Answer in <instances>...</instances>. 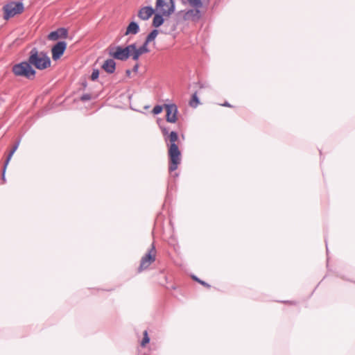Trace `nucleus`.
Returning <instances> with one entry per match:
<instances>
[{"mask_svg":"<svg viewBox=\"0 0 355 355\" xmlns=\"http://www.w3.org/2000/svg\"><path fill=\"white\" fill-rule=\"evenodd\" d=\"M91 98H92V96L89 94H85L82 95V96L80 97V100L82 101H87L91 100Z\"/></svg>","mask_w":355,"mask_h":355,"instance_id":"22","label":"nucleus"},{"mask_svg":"<svg viewBox=\"0 0 355 355\" xmlns=\"http://www.w3.org/2000/svg\"><path fill=\"white\" fill-rule=\"evenodd\" d=\"M164 23V18L162 15L159 13L154 16L153 20V26L155 28L160 26Z\"/></svg>","mask_w":355,"mask_h":355,"instance_id":"16","label":"nucleus"},{"mask_svg":"<svg viewBox=\"0 0 355 355\" xmlns=\"http://www.w3.org/2000/svg\"><path fill=\"white\" fill-rule=\"evenodd\" d=\"M138 69H139V64H137H137L133 67L132 70H133V71H135V72H137Z\"/></svg>","mask_w":355,"mask_h":355,"instance_id":"27","label":"nucleus"},{"mask_svg":"<svg viewBox=\"0 0 355 355\" xmlns=\"http://www.w3.org/2000/svg\"><path fill=\"white\" fill-rule=\"evenodd\" d=\"M164 139L168 146V169L170 171H174L178 168L181 161V153L176 144L178 140V135L176 132L172 131Z\"/></svg>","mask_w":355,"mask_h":355,"instance_id":"1","label":"nucleus"},{"mask_svg":"<svg viewBox=\"0 0 355 355\" xmlns=\"http://www.w3.org/2000/svg\"><path fill=\"white\" fill-rule=\"evenodd\" d=\"M134 48V44H130L125 47L121 46H110L108 48V53L112 58L125 61L131 56V49Z\"/></svg>","mask_w":355,"mask_h":355,"instance_id":"4","label":"nucleus"},{"mask_svg":"<svg viewBox=\"0 0 355 355\" xmlns=\"http://www.w3.org/2000/svg\"><path fill=\"white\" fill-rule=\"evenodd\" d=\"M68 36V31L65 28H59L57 30L51 32L48 35V39L51 41H55L59 38H67Z\"/></svg>","mask_w":355,"mask_h":355,"instance_id":"12","label":"nucleus"},{"mask_svg":"<svg viewBox=\"0 0 355 355\" xmlns=\"http://www.w3.org/2000/svg\"><path fill=\"white\" fill-rule=\"evenodd\" d=\"M161 130H162V134L164 136V138L168 137V135L170 134V133H168V130L166 128L161 127Z\"/></svg>","mask_w":355,"mask_h":355,"instance_id":"25","label":"nucleus"},{"mask_svg":"<svg viewBox=\"0 0 355 355\" xmlns=\"http://www.w3.org/2000/svg\"><path fill=\"white\" fill-rule=\"evenodd\" d=\"M155 12L151 6H144L138 12V17L141 20H148Z\"/></svg>","mask_w":355,"mask_h":355,"instance_id":"13","label":"nucleus"},{"mask_svg":"<svg viewBox=\"0 0 355 355\" xmlns=\"http://www.w3.org/2000/svg\"><path fill=\"white\" fill-rule=\"evenodd\" d=\"M156 249L154 244H152L150 249L148 252L141 258L139 271L141 272L147 269L151 263L156 259Z\"/></svg>","mask_w":355,"mask_h":355,"instance_id":"8","label":"nucleus"},{"mask_svg":"<svg viewBox=\"0 0 355 355\" xmlns=\"http://www.w3.org/2000/svg\"><path fill=\"white\" fill-rule=\"evenodd\" d=\"M193 279L194 280L197 281L198 282H199L200 284H201L202 285L205 286H207V287H209L210 286L208 284H207L206 282L200 280V279H198L196 276H193Z\"/></svg>","mask_w":355,"mask_h":355,"instance_id":"24","label":"nucleus"},{"mask_svg":"<svg viewBox=\"0 0 355 355\" xmlns=\"http://www.w3.org/2000/svg\"><path fill=\"white\" fill-rule=\"evenodd\" d=\"M19 142H17L12 148V150L15 152L19 146Z\"/></svg>","mask_w":355,"mask_h":355,"instance_id":"28","label":"nucleus"},{"mask_svg":"<svg viewBox=\"0 0 355 355\" xmlns=\"http://www.w3.org/2000/svg\"><path fill=\"white\" fill-rule=\"evenodd\" d=\"M139 32V26L137 23L132 21L128 26L125 35H136Z\"/></svg>","mask_w":355,"mask_h":355,"instance_id":"15","label":"nucleus"},{"mask_svg":"<svg viewBox=\"0 0 355 355\" xmlns=\"http://www.w3.org/2000/svg\"><path fill=\"white\" fill-rule=\"evenodd\" d=\"M187 2H190L194 5H198L200 3V0H187Z\"/></svg>","mask_w":355,"mask_h":355,"instance_id":"26","label":"nucleus"},{"mask_svg":"<svg viewBox=\"0 0 355 355\" xmlns=\"http://www.w3.org/2000/svg\"><path fill=\"white\" fill-rule=\"evenodd\" d=\"M157 35H158V31L157 30L155 29V30L152 31L147 35L144 42L146 43L147 44H148L150 42H151L152 41H153L156 38Z\"/></svg>","mask_w":355,"mask_h":355,"instance_id":"17","label":"nucleus"},{"mask_svg":"<svg viewBox=\"0 0 355 355\" xmlns=\"http://www.w3.org/2000/svg\"><path fill=\"white\" fill-rule=\"evenodd\" d=\"M6 168L5 166L3 167V174H2V180L5 182V172H6Z\"/></svg>","mask_w":355,"mask_h":355,"instance_id":"29","label":"nucleus"},{"mask_svg":"<svg viewBox=\"0 0 355 355\" xmlns=\"http://www.w3.org/2000/svg\"><path fill=\"white\" fill-rule=\"evenodd\" d=\"M126 73H127L128 75H130V70H127V71H126Z\"/></svg>","mask_w":355,"mask_h":355,"instance_id":"31","label":"nucleus"},{"mask_svg":"<svg viewBox=\"0 0 355 355\" xmlns=\"http://www.w3.org/2000/svg\"><path fill=\"white\" fill-rule=\"evenodd\" d=\"M199 104V99L196 93H194L192 96V98L189 102V105L191 107H196Z\"/></svg>","mask_w":355,"mask_h":355,"instance_id":"18","label":"nucleus"},{"mask_svg":"<svg viewBox=\"0 0 355 355\" xmlns=\"http://www.w3.org/2000/svg\"><path fill=\"white\" fill-rule=\"evenodd\" d=\"M150 341V338L148 337V332L147 331H144V338H143V340L141 343V345L142 347H144L147 343H148Z\"/></svg>","mask_w":355,"mask_h":355,"instance_id":"19","label":"nucleus"},{"mask_svg":"<svg viewBox=\"0 0 355 355\" xmlns=\"http://www.w3.org/2000/svg\"><path fill=\"white\" fill-rule=\"evenodd\" d=\"M12 71L16 76L24 77L29 80L33 79L36 73L28 60L14 64Z\"/></svg>","mask_w":355,"mask_h":355,"instance_id":"3","label":"nucleus"},{"mask_svg":"<svg viewBox=\"0 0 355 355\" xmlns=\"http://www.w3.org/2000/svg\"><path fill=\"white\" fill-rule=\"evenodd\" d=\"M67 48V43L64 41H60L57 42L51 49L52 58L53 60H57L60 58L63 55Z\"/></svg>","mask_w":355,"mask_h":355,"instance_id":"10","label":"nucleus"},{"mask_svg":"<svg viewBox=\"0 0 355 355\" xmlns=\"http://www.w3.org/2000/svg\"><path fill=\"white\" fill-rule=\"evenodd\" d=\"M99 76V71L98 69H94L92 75H91V79L92 80H96Z\"/></svg>","mask_w":355,"mask_h":355,"instance_id":"21","label":"nucleus"},{"mask_svg":"<svg viewBox=\"0 0 355 355\" xmlns=\"http://www.w3.org/2000/svg\"><path fill=\"white\" fill-rule=\"evenodd\" d=\"M202 3H203V2H209V0H202Z\"/></svg>","mask_w":355,"mask_h":355,"instance_id":"32","label":"nucleus"},{"mask_svg":"<svg viewBox=\"0 0 355 355\" xmlns=\"http://www.w3.org/2000/svg\"><path fill=\"white\" fill-rule=\"evenodd\" d=\"M24 9V4L21 2L11 1L3 6V17L5 19H9L16 15L20 14Z\"/></svg>","mask_w":355,"mask_h":355,"instance_id":"6","label":"nucleus"},{"mask_svg":"<svg viewBox=\"0 0 355 355\" xmlns=\"http://www.w3.org/2000/svg\"><path fill=\"white\" fill-rule=\"evenodd\" d=\"M163 108H164V105H163V106H162V105H155V106L153 107V110H152V112H153L154 114H160V113L162 112Z\"/></svg>","mask_w":355,"mask_h":355,"instance_id":"20","label":"nucleus"},{"mask_svg":"<svg viewBox=\"0 0 355 355\" xmlns=\"http://www.w3.org/2000/svg\"><path fill=\"white\" fill-rule=\"evenodd\" d=\"M14 153H15V152L11 150L10 153L8 155V157H7L6 160V162H5V164H4L5 165V168H6L7 165L8 164V163H9V162H10V159H11V157H12V156L13 155Z\"/></svg>","mask_w":355,"mask_h":355,"instance_id":"23","label":"nucleus"},{"mask_svg":"<svg viewBox=\"0 0 355 355\" xmlns=\"http://www.w3.org/2000/svg\"><path fill=\"white\" fill-rule=\"evenodd\" d=\"M134 44V49H131V56L132 60L137 61L141 55L144 53H147L150 51V49L148 47L146 43L144 42V44L139 47L137 48L135 44Z\"/></svg>","mask_w":355,"mask_h":355,"instance_id":"11","label":"nucleus"},{"mask_svg":"<svg viewBox=\"0 0 355 355\" xmlns=\"http://www.w3.org/2000/svg\"><path fill=\"white\" fill-rule=\"evenodd\" d=\"M187 3L192 8L182 11L183 12V19L186 21H198L202 17V12L200 11L203 6L202 0H200L198 5H194L190 2H187Z\"/></svg>","mask_w":355,"mask_h":355,"instance_id":"5","label":"nucleus"},{"mask_svg":"<svg viewBox=\"0 0 355 355\" xmlns=\"http://www.w3.org/2000/svg\"><path fill=\"white\" fill-rule=\"evenodd\" d=\"M28 60L31 66L33 65L40 70L49 67L51 62L46 52L40 51L35 47L31 50Z\"/></svg>","mask_w":355,"mask_h":355,"instance_id":"2","label":"nucleus"},{"mask_svg":"<svg viewBox=\"0 0 355 355\" xmlns=\"http://www.w3.org/2000/svg\"><path fill=\"white\" fill-rule=\"evenodd\" d=\"M223 106H226V107H230L231 105L227 103V102H225L224 104H223Z\"/></svg>","mask_w":355,"mask_h":355,"instance_id":"30","label":"nucleus"},{"mask_svg":"<svg viewBox=\"0 0 355 355\" xmlns=\"http://www.w3.org/2000/svg\"><path fill=\"white\" fill-rule=\"evenodd\" d=\"M156 10L164 16H169L175 10V4L173 0H157Z\"/></svg>","mask_w":355,"mask_h":355,"instance_id":"7","label":"nucleus"},{"mask_svg":"<svg viewBox=\"0 0 355 355\" xmlns=\"http://www.w3.org/2000/svg\"><path fill=\"white\" fill-rule=\"evenodd\" d=\"M102 68L108 73H113L116 69V62L113 59H107L104 62Z\"/></svg>","mask_w":355,"mask_h":355,"instance_id":"14","label":"nucleus"},{"mask_svg":"<svg viewBox=\"0 0 355 355\" xmlns=\"http://www.w3.org/2000/svg\"><path fill=\"white\" fill-rule=\"evenodd\" d=\"M164 107L166 112V121L169 123H175L177 121V114L178 113V107L174 103L164 104Z\"/></svg>","mask_w":355,"mask_h":355,"instance_id":"9","label":"nucleus"}]
</instances>
